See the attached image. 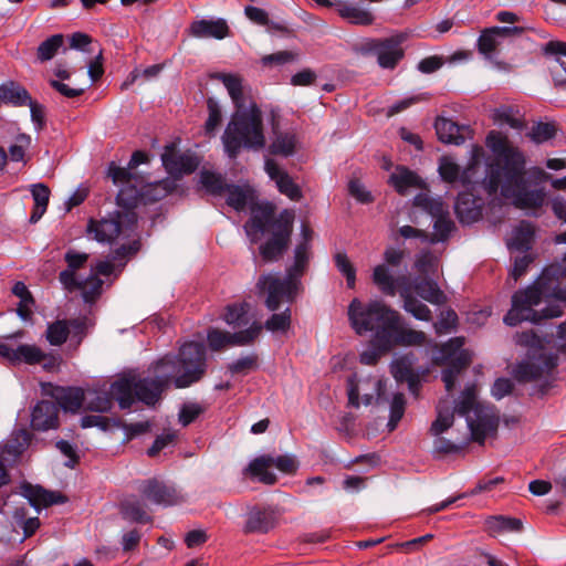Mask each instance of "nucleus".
Returning <instances> with one entry per match:
<instances>
[{
  "label": "nucleus",
  "instance_id": "f257e3e1",
  "mask_svg": "<svg viewBox=\"0 0 566 566\" xmlns=\"http://www.w3.org/2000/svg\"><path fill=\"white\" fill-rule=\"evenodd\" d=\"M373 332L368 349L360 354L365 365H376L378 360L400 346H422L427 335L403 326L401 315L381 301H374L366 307L356 300V334Z\"/></svg>",
  "mask_w": 566,
  "mask_h": 566
},
{
  "label": "nucleus",
  "instance_id": "f03ea898",
  "mask_svg": "<svg viewBox=\"0 0 566 566\" xmlns=\"http://www.w3.org/2000/svg\"><path fill=\"white\" fill-rule=\"evenodd\" d=\"M500 186L502 196L511 199L517 209H539L544 205V188L525 189V157L517 148L497 157L490 165L485 188L493 195Z\"/></svg>",
  "mask_w": 566,
  "mask_h": 566
},
{
  "label": "nucleus",
  "instance_id": "7ed1b4c3",
  "mask_svg": "<svg viewBox=\"0 0 566 566\" xmlns=\"http://www.w3.org/2000/svg\"><path fill=\"white\" fill-rule=\"evenodd\" d=\"M549 298L566 303V287L560 286V281H553L549 277L542 281L539 275L526 289L518 290L512 295V306L503 318L504 323L509 326H516L524 321L538 324L543 319L562 316L564 310L558 304H548L542 311L533 308L543 300Z\"/></svg>",
  "mask_w": 566,
  "mask_h": 566
},
{
  "label": "nucleus",
  "instance_id": "20e7f679",
  "mask_svg": "<svg viewBox=\"0 0 566 566\" xmlns=\"http://www.w3.org/2000/svg\"><path fill=\"white\" fill-rule=\"evenodd\" d=\"M294 216L283 210L277 217L271 203L256 205L252 216L244 224V231L251 243H258L265 234L271 237L260 245L259 251L266 262L279 260L285 251L292 233Z\"/></svg>",
  "mask_w": 566,
  "mask_h": 566
},
{
  "label": "nucleus",
  "instance_id": "39448f33",
  "mask_svg": "<svg viewBox=\"0 0 566 566\" xmlns=\"http://www.w3.org/2000/svg\"><path fill=\"white\" fill-rule=\"evenodd\" d=\"M311 235L312 231L303 226V240L295 248L294 263L287 269L285 277H279L274 274L260 276L256 286L261 292H266L265 305L270 311L279 310L282 303L293 302L300 286L301 276L310 261Z\"/></svg>",
  "mask_w": 566,
  "mask_h": 566
},
{
  "label": "nucleus",
  "instance_id": "423d86ee",
  "mask_svg": "<svg viewBox=\"0 0 566 566\" xmlns=\"http://www.w3.org/2000/svg\"><path fill=\"white\" fill-rule=\"evenodd\" d=\"M221 139L224 153L231 159L237 158L242 149L264 147L262 112L255 102L249 101L248 106L234 109Z\"/></svg>",
  "mask_w": 566,
  "mask_h": 566
},
{
  "label": "nucleus",
  "instance_id": "0eeeda50",
  "mask_svg": "<svg viewBox=\"0 0 566 566\" xmlns=\"http://www.w3.org/2000/svg\"><path fill=\"white\" fill-rule=\"evenodd\" d=\"M159 367L168 375L175 388H188L200 381L207 373V350L202 343L188 342L180 346L176 355L158 359Z\"/></svg>",
  "mask_w": 566,
  "mask_h": 566
},
{
  "label": "nucleus",
  "instance_id": "6e6552de",
  "mask_svg": "<svg viewBox=\"0 0 566 566\" xmlns=\"http://www.w3.org/2000/svg\"><path fill=\"white\" fill-rule=\"evenodd\" d=\"M407 40V34L397 33L385 39H363L356 44V52L363 55H375L378 65L384 70H394L405 57L402 43Z\"/></svg>",
  "mask_w": 566,
  "mask_h": 566
},
{
  "label": "nucleus",
  "instance_id": "1a4fd4ad",
  "mask_svg": "<svg viewBox=\"0 0 566 566\" xmlns=\"http://www.w3.org/2000/svg\"><path fill=\"white\" fill-rule=\"evenodd\" d=\"M123 212L116 211L108 218L99 221L91 220L87 230L94 233V239L101 243H112L118 237L127 238L137 224V214L133 208H124Z\"/></svg>",
  "mask_w": 566,
  "mask_h": 566
},
{
  "label": "nucleus",
  "instance_id": "9d476101",
  "mask_svg": "<svg viewBox=\"0 0 566 566\" xmlns=\"http://www.w3.org/2000/svg\"><path fill=\"white\" fill-rule=\"evenodd\" d=\"M373 282L378 290L388 296H395L399 292L402 301L412 296L413 282L406 274L394 276L387 264H379L374 269Z\"/></svg>",
  "mask_w": 566,
  "mask_h": 566
},
{
  "label": "nucleus",
  "instance_id": "9b49d317",
  "mask_svg": "<svg viewBox=\"0 0 566 566\" xmlns=\"http://www.w3.org/2000/svg\"><path fill=\"white\" fill-rule=\"evenodd\" d=\"M262 326L259 323H253L244 331L235 333L222 332L218 328H210L207 333V340L209 347L214 350H221L229 346H245L251 344L261 333Z\"/></svg>",
  "mask_w": 566,
  "mask_h": 566
},
{
  "label": "nucleus",
  "instance_id": "f8f14e48",
  "mask_svg": "<svg viewBox=\"0 0 566 566\" xmlns=\"http://www.w3.org/2000/svg\"><path fill=\"white\" fill-rule=\"evenodd\" d=\"M138 491L144 499L156 505L172 506L182 501L174 484L156 478L142 481Z\"/></svg>",
  "mask_w": 566,
  "mask_h": 566
},
{
  "label": "nucleus",
  "instance_id": "ddd939ff",
  "mask_svg": "<svg viewBox=\"0 0 566 566\" xmlns=\"http://www.w3.org/2000/svg\"><path fill=\"white\" fill-rule=\"evenodd\" d=\"M151 370L155 375L154 378H137L135 376L136 399L149 406L155 405L163 390L171 386L168 375L159 367L158 360L151 365Z\"/></svg>",
  "mask_w": 566,
  "mask_h": 566
},
{
  "label": "nucleus",
  "instance_id": "4468645a",
  "mask_svg": "<svg viewBox=\"0 0 566 566\" xmlns=\"http://www.w3.org/2000/svg\"><path fill=\"white\" fill-rule=\"evenodd\" d=\"M108 176L115 185L120 186L116 196L117 205L123 208H135L138 202L139 191L132 185L134 175L130 169L111 163L108 166Z\"/></svg>",
  "mask_w": 566,
  "mask_h": 566
},
{
  "label": "nucleus",
  "instance_id": "2eb2a0df",
  "mask_svg": "<svg viewBox=\"0 0 566 566\" xmlns=\"http://www.w3.org/2000/svg\"><path fill=\"white\" fill-rule=\"evenodd\" d=\"M161 161L166 171L175 178L192 174L199 166V160L196 156L179 154L175 151L174 146L166 147L161 155Z\"/></svg>",
  "mask_w": 566,
  "mask_h": 566
},
{
  "label": "nucleus",
  "instance_id": "dca6fc26",
  "mask_svg": "<svg viewBox=\"0 0 566 566\" xmlns=\"http://www.w3.org/2000/svg\"><path fill=\"white\" fill-rule=\"evenodd\" d=\"M88 258L90 255L87 253L80 252L75 249H69L64 253L66 269L60 272L59 281L66 291L74 292V287L77 285V280L81 277V275L77 274V271L86 265Z\"/></svg>",
  "mask_w": 566,
  "mask_h": 566
},
{
  "label": "nucleus",
  "instance_id": "f3484780",
  "mask_svg": "<svg viewBox=\"0 0 566 566\" xmlns=\"http://www.w3.org/2000/svg\"><path fill=\"white\" fill-rule=\"evenodd\" d=\"M434 129L438 139L443 144L462 145L472 136V129L468 125H459L458 123L438 116L434 122Z\"/></svg>",
  "mask_w": 566,
  "mask_h": 566
},
{
  "label": "nucleus",
  "instance_id": "a211bd4d",
  "mask_svg": "<svg viewBox=\"0 0 566 566\" xmlns=\"http://www.w3.org/2000/svg\"><path fill=\"white\" fill-rule=\"evenodd\" d=\"M482 199L472 191H461L457 197L454 211L461 223L471 224L482 217Z\"/></svg>",
  "mask_w": 566,
  "mask_h": 566
},
{
  "label": "nucleus",
  "instance_id": "6ab92c4d",
  "mask_svg": "<svg viewBox=\"0 0 566 566\" xmlns=\"http://www.w3.org/2000/svg\"><path fill=\"white\" fill-rule=\"evenodd\" d=\"M59 424V407L51 400H41L32 409L31 426L34 430L46 431Z\"/></svg>",
  "mask_w": 566,
  "mask_h": 566
},
{
  "label": "nucleus",
  "instance_id": "aec40b11",
  "mask_svg": "<svg viewBox=\"0 0 566 566\" xmlns=\"http://www.w3.org/2000/svg\"><path fill=\"white\" fill-rule=\"evenodd\" d=\"M391 375L397 382H407L409 391L415 397H418L421 388V380L419 374L413 369V361L410 356L406 355L396 359L391 364Z\"/></svg>",
  "mask_w": 566,
  "mask_h": 566
},
{
  "label": "nucleus",
  "instance_id": "412c9836",
  "mask_svg": "<svg viewBox=\"0 0 566 566\" xmlns=\"http://www.w3.org/2000/svg\"><path fill=\"white\" fill-rule=\"evenodd\" d=\"M21 494L28 499L31 506L35 510L41 507H48L53 504H63L66 502V497L54 491H48L40 485H32L30 483H23L21 485Z\"/></svg>",
  "mask_w": 566,
  "mask_h": 566
},
{
  "label": "nucleus",
  "instance_id": "4be33fe9",
  "mask_svg": "<svg viewBox=\"0 0 566 566\" xmlns=\"http://www.w3.org/2000/svg\"><path fill=\"white\" fill-rule=\"evenodd\" d=\"M31 442V434L23 429L13 431L0 446V459L12 465L21 457Z\"/></svg>",
  "mask_w": 566,
  "mask_h": 566
},
{
  "label": "nucleus",
  "instance_id": "5701e85b",
  "mask_svg": "<svg viewBox=\"0 0 566 566\" xmlns=\"http://www.w3.org/2000/svg\"><path fill=\"white\" fill-rule=\"evenodd\" d=\"M264 169L269 177L275 181L279 191L287 196L292 200L301 198V190L298 186L293 181L289 174L282 170L276 161L271 158H266L264 163Z\"/></svg>",
  "mask_w": 566,
  "mask_h": 566
},
{
  "label": "nucleus",
  "instance_id": "b1692460",
  "mask_svg": "<svg viewBox=\"0 0 566 566\" xmlns=\"http://www.w3.org/2000/svg\"><path fill=\"white\" fill-rule=\"evenodd\" d=\"M277 514L272 507L253 509L249 512L244 532L264 534L270 532L277 522Z\"/></svg>",
  "mask_w": 566,
  "mask_h": 566
},
{
  "label": "nucleus",
  "instance_id": "393cba45",
  "mask_svg": "<svg viewBox=\"0 0 566 566\" xmlns=\"http://www.w3.org/2000/svg\"><path fill=\"white\" fill-rule=\"evenodd\" d=\"M536 227L527 220H522L513 229L512 238L506 242L510 251L530 252L535 241Z\"/></svg>",
  "mask_w": 566,
  "mask_h": 566
},
{
  "label": "nucleus",
  "instance_id": "a878e982",
  "mask_svg": "<svg viewBox=\"0 0 566 566\" xmlns=\"http://www.w3.org/2000/svg\"><path fill=\"white\" fill-rule=\"evenodd\" d=\"M135 376H124L115 380L109 388L113 400L118 402L120 409H129L136 399Z\"/></svg>",
  "mask_w": 566,
  "mask_h": 566
},
{
  "label": "nucleus",
  "instance_id": "bb28decb",
  "mask_svg": "<svg viewBox=\"0 0 566 566\" xmlns=\"http://www.w3.org/2000/svg\"><path fill=\"white\" fill-rule=\"evenodd\" d=\"M224 192H227V205L235 211H243L247 206H250L252 210L254 206L259 205L254 202V191L248 186L228 185Z\"/></svg>",
  "mask_w": 566,
  "mask_h": 566
},
{
  "label": "nucleus",
  "instance_id": "cd10ccee",
  "mask_svg": "<svg viewBox=\"0 0 566 566\" xmlns=\"http://www.w3.org/2000/svg\"><path fill=\"white\" fill-rule=\"evenodd\" d=\"M482 528L490 536L495 537L503 533L522 531L523 523L516 517L490 515L484 520Z\"/></svg>",
  "mask_w": 566,
  "mask_h": 566
},
{
  "label": "nucleus",
  "instance_id": "c85d7f7f",
  "mask_svg": "<svg viewBox=\"0 0 566 566\" xmlns=\"http://www.w3.org/2000/svg\"><path fill=\"white\" fill-rule=\"evenodd\" d=\"M270 461L272 455L265 454L253 459L248 467L243 469V475L255 479L259 482L268 485H272L276 482V475L269 471Z\"/></svg>",
  "mask_w": 566,
  "mask_h": 566
},
{
  "label": "nucleus",
  "instance_id": "c756f323",
  "mask_svg": "<svg viewBox=\"0 0 566 566\" xmlns=\"http://www.w3.org/2000/svg\"><path fill=\"white\" fill-rule=\"evenodd\" d=\"M191 34L197 38L223 39L229 33V27L223 19L199 20L192 22L190 27Z\"/></svg>",
  "mask_w": 566,
  "mask_h": 566
},
{
  "label": "nucleus",
  "instance_id": "7c9ffc66",
  "mask_svg": "<svg viewBox=\"0 0 566 566\" xmlns=\"http://www.w3.org/2000/svg\"><path fill=\"white\" fill-rule=\"evenodd\" d=\"M468 424L471 431V439L474 442L484 444L486 436L497 430L499 419L494 416L478 413L476 420L468 419Z\"/></svg>",
  "mask_w": 566,
  "mask_h": 566
},
{
  "label": "nucleus",
  "instance_id": "2f4dec72",
  "mask_svg": "<svg viewBox=\"0 0 566 566\" xmlns=\"http://www.w3.org/2000/svg\"><path fill=\"white\" fill-rule=\"evenodd\" d=\"M213 77L224 85L234 108L248 106L249 102L243 93L242 78L238 74L217 73Z\"/></svg>",
  "mask_w": 566,
  "mask_h": 566
},
{
  "label": "nucleus",
  "instance_id": "473e14b6",
  "mask_svg": "<svg viewBox=\"0 0 566 566\" xmlns=\"http://www.w3.org/2000/svg\"><path fill=\"white\" fill-rule=\"evenodd\" d=\"M103 284L104 281L94 274L93 269H91L87 276H81L77 280V285L74 287V292L81 291L84 302L92 304L102 294Z\"/></svg>",
  "mask_w": 566,
  "mask_h": 566
},
{
  "label": "nucleus",
  "instance_id": "72a5a7b5",
  "mask_svg": "<svg viewBox=\"0 0 566 566\" xmlns=\"http://www.w3.org/2000/svg\"><path fill=\"white\" fill-rule=\"evenodd\" d=\"M413 291L424 301L442 305L447 302L446 294L441 291L437 282L431 279H420L413 282Z\"/></svg>",
  "mask_w": 566,
  "mask_h": 566
},
{
  "label": "nucleus",
  "instance_id": "f704fd0d",
  "mask_svg": "<svg viewBox=\"0 0 566 566\" xmlns=\"http://www.w3.org/2000/svg\"><path fill=\"white\" fill-rule=\"evenodd\" d=\"M30 192L34 200V207L29 221L30 223H36L48 209L51 191L46 185L39 182L30 186Z\"/></svg>",
  "mask_w": 566,
  "mask_h": 566
},
{
  "label": "nucleus",
  "instance_id": "c9c22d12",
  "mask_svg": "<svg viewBox=\"0 0 566 566\" xmlns=\"http://www.w3.org/2000/svg\"><path fill=\"white\" fill-rule=\"evenodd\" d=\"M389 182L398 193L405 195L408 189L420 185V178L407 167L398 166L396 172L389 177Z\"/></svg>",
  "mask_w": 566,
  "mask_h": 566
},
{
  "label": "nucleus",
  "instance_id": "e433bc0d",
  "mask_svg": "<svg viewBox=\"0 0 566 566\" xmlns=\"http://www.w3.org/2000/svg\"><path fill=\"white\" fill-rule=\"evenodd\" d=\"M59 409L62 408L64 411L77 412L85 401V394L82 388L69 387L62 389L56 397Z\"/></svg>",
  "mask_w": 566,
  "mask_h": 566
},
{
  "label": "nucleus",
  "instance_id": "4c0bfd02",
  "mask_svg": "<svg viewBox=\"0 0 566 566\" xmlns=\"http://www.w3.org/2000/svg\"><path fill=\"white\" fill-rule=\"evenodd\" d=\"M0 99L15 106L31 103V96L25 88L13 82L0 85Z\"/></svg>",
  "mask_w": 566,
  "mask_h": 566
},
{
  "label": "nucleus",
  "instance_id": "58836bf2",
  "mask_svg": "<svg viewBox=\"0 0 566 566\" xmlns=\"http://www.w3.org/2000/svg\"><path fill=\"white\" fill-rule=\"evenodd\" d=\"M543 374V366L538 363L537 358L521 361L514 369V377L518 382L537 380Z\"/></svg>",
  "mask_w": 566,
  "mask_h": 566
},
{
  "label": "nucleus",
  "instance_id": "ea45409f",
  "mask_svg": "<svg viewBox=\"0 0 566 566\" xmlns=\"http://www.w3.org/2000/svg\"><path fill=\"white\" fill-rule=\"evenodd\" d=\"M120 512L124 518L146 524L151 522V516L147 514L144 504L137 499H129L122 503Z\"/></svg>",
  "mask_w": 566,
  "mask_h": 566
},
{
  "label": "nucleus",
  "instance_id": "a19ab883",
  "mask_svg": "<svg viewBox=\"0 0 566 566\" xmlns=\"http://www.w3.org/2000/svg\"><path fill=\"white\" fill-rule=\"evenodd\" d=\"M45 359L46 355L45 353L42 352L40 347L35 345L22 344L15 348V357L13 365L20 363L35 365L44 361Z\"/></svg>",
  "mask_w": 566,
  "mask_h": 566
},
{
  "label": "nucleus",
  "instance_id": "79ce46f5",
  "mask_svg": "<svg viewBox=\"0 0 566 566\" xmlns=\"http://www.w3.org/2000/svg\"><path fill=\"white\" fill-rule=\"evenodd\" d=\"M70 335V323L67 319H57L49 323L45 331V338L52 346H61Z\"/></svg>",
  "mask_w": 566,
  "mask_h": 566
},
{
  "label": "nucleus",
  "instance_id": "37998d69",
  "mask_svg": "<svg viewBox=\"0 0 566 566\" xmlns=\"http://www.w3.org/2000/svg\"><path fill=\"white\" fill-rule=\"evenodd\" d=\"M86 407L92 411L107 412L112 409L113 399L111 392L104 390H91L85 396Z\"/></svg>",
  "mask_w": 566,
  "mask_h": 566
},
{
  "label": "nucleus",
  "instance_id": "c03bdc74",
  "mask_svg": "<svg viewBox=\"0 0 566 566\" xmlns=\"http://www.w3.org/2000/svg\"><path fill=\"white\" fill-rule=\"evenodd\" d=\"M295 144L296 140L293 134L280 133L275 136L274 140L269 146V153L272 155L289 157L294 154Z\"/></svg>",
  "mask_w": 566,
  "mask_h": 566
},
{
  "label": "nucleus",
  "instance_id": "a18cd8bd",
  "mask_svg": "<svg viewBox=\"0 0 566 566\" xmlns=\"http://www.w3.org/2000/svg\"><path fill=\"white\" fill-rule=\"evenodd\" d=\"M250 306L248 303H234L227 306L224 321L233 327H242L249 323L248 312Z\"/></svg>",
  "mask_w": 566,
  "mask_h": 566
},
{
  "label": "nucleus",
  "instance_id": "49530a36",
  "mask_svg": "<svg viewBox=\"0 0 566 566\" xmlns=\"http://www.w3.org/2000/svg\"><path fill=\"white\" fill-rule=\"evenodd\" d=\"M454 228V222L448 217V213L439 216L433 223L434 232L429 234V243L436 244L447 241Z\"/></svg>",
  "mask_w": 566,
  "mask_h": 566
},
{
  "label": "nucleus",
  "instance_id": "de8ad7c7",
  "mask_svg": "<svg viewBox=\"0 0 566 566\" xmlns=\"http://www.w3.org/2000/svg\"><path fill=\"white\" fill-rule=\"evenodd\" d=\"M556 134L557 126L554 122H538L532 126L527 136L532 142L539 145L555 138Z\"/></svg>",
  "mask_w": 566,
  "mask_h": 566
},
{
  "label": "nucleus",
  "instance_id": "09e8293b",
  "mask_svg": "<svg viewBox=\"0 0 566 566\" xmlns=\"http://www.w3.org/2000/svg\"><path fill=\"white\" fill-rule=\"evenodd\" d=\"M200 184L211 195L223 193L228 186L221 174L209 170H202L200 172Z\"/></svg>",
  "mask_w": 566,
  "mask_h": 566
},
{
  "label": "nucleus",
  "instance_id": "8fccbe9b",
  "mask_svg": "<svg viewBox=\"0 0 566 566\" xmlns=\"http://www.w3.org/2000/svg\"><path fill=\"white\" fill-rule=\"evenodd\" d=\"M485 144L496 158L515 148L510 144L509 138L505 135L496 130H491L488 134Z\"/></svg>",
  "mask_w": 566,
  "mask_h": 566
},
{
  "label": "nucleus",
  "instance_id": "3c124183",
  "mask_svg": "<svg viewBox=\"0 0 566 566\" xmlns=\"http://www.w3.org/2000/svg\"><path fill=\"white\" fill-rule=\"evenodd\" d=\"M64 38L62 34H54L44 40L36 51L38 59L41 62L51 60L57 50L63 45Z\"/></svg>",
  "mask_w": 566,
  "mask_h": 566
},
{
  "label": "nucleus",
  "instance_id": "603ef678",
  "mask_svg": "<svg viewBox=\"0 0 566 566\" xmlns=\"http://www.w3.org/2000/svg\"><path fill=\"white\" fill-rule=\"evenodd\" d=\"M476 402V386L469 385L462 391L459 401L454 407V411L459 416H469V413L474 409Z\"/></svg>",
  "mask_w": 566,
  "mask_h": 566
},
{
  "label": "nucleus",
  "instance_id": "864d4df0",
  "mask_svg": "<svg viewBox=\"0 0 566 566\" xmlns=\"http://www.w3.org/2000/svg\"><path fill=\"white\" fill-rule=\"evenodd\" d=\"M406 408V399L403 394L397 392L394 395L391 403H390V416L388 421V429L392 431L397 428L399 421L403 417Z\"/></svg>",
  "mask_w": 566,
  "mask_h": 566
},
{
  "label": "nucleus",
  "instance_id": "5fc2aeb1",
  "mask_svg": "<svg viewBox=\"0 0 566 566\" xmlns=\"http://www.w3.org/2000/svg\"><path fill=\"white\" fill-rule=\"evenodd\" d=\"M403 308L419 321L429 322L432 318L430 308L413 295L403 301Z\"/></svg>",
  "mask_w": 566,
  "mask_h": 566
},
{
  "label": "nucleus",
  "instance_id": "6e6d98bb",
  "mask_svg": "<svg viewBox=\"0 0 566 566\" xmlns=\"http://www.w3.org/2000/svg\"><path fill=\"white\" fill-rule=\"evenodd\" d=\"M454 412L455 411H450L449 409H447L444 411L439 409L437 418L431 423L429 432L432 436L438 437L441 433H443L444 431H447L449 428H451L454 422Z\"/></svg>",
  "mask_w": 566,
  "mask_h": 566
},
{
  "label": "nucleus",
  "instance_id": "4d7b16f0",
  "mask_svg": "<svg viewBox=\"0 0 566 566\" xmlns=\"http://www.w3.org/2000/svg\"><path fill=\"white\" fill-rule=\"evenodd\" d=\"M535 254L531 252H526L521 256H515L513 261V266L510 271V277L517 282L522 276H524L530 268V265L535 261Z\"/></svg>",
  "mask_w": 566,
  "mask_h": 566
},
{
  "label": "nucleus",
  "instance_id": "13d9d810",
  "mask_svg": "<svg viewBox=\"0 0 566 566\" xmlns=\"http://www.w3.org/2000/svg\"><path fill=\"white\" fill-rule=\"evenodd\" d=\"M433 326L438 335L447 334L457 328L458 314L454 310L448 308L441 313L438 322H436Z\"/></svg>",
  "mask_w": 566,
  "mask_h": 566
},
{
  "label": "nucleus",
  "instance_id": "bf43d9fd",
  "mask_svg": "<svg viewBox=\"0 0 566 566\" xmlns=\"http://www.w3.org/2000/svg\"><path fill=\"white\" fill-rule=\"evenodd\" d=\"M291 324V311L286 307L282 313H274L265 322V328L271 332H285Z\"/></svg>",
  "mask_w": 566,
  "mask_h": 566
},
{
  "label": "nucleus",
  "instance_id": "052dcab7",
  "mask_svg": "<svg viewBox=\"0 0 566 566\" xmlns=\"http://www.w3.org/2000/svg\"><path fill=\"white\" fill-rule=\"evenodd\" d=\"M258 367V357L254 354L240 357L229 364L228 369L233 375H245Z\"/></svg>",
  "mask_w": 566,
  "mask_h": 566
},
{
  "label": "nucleus",
  "instance_id": "680f3d73",
  "mask_svg": "<svg viewBox=\"0 0 566 566\" xmlns=\"http://www.w3.org/2000/svg\"><path fill=\"white\" fill-rule=\"evenodd\" d=\"M415 203L416 206L421 207L424 211L430 213L434 219L439 216L448 213L440 200L430 198L428 196L418 195L415 198Z\"/></svg>",
  "mask_w": 566,
  "mask_h": 566
},
{
  "label": "nucleus",
  "instance_id": "e2e57ef3",
  "mask_svg": "<svg viewBox=\"0 0 566 566\" xmlns=\"http://www.w3.org/2000/svg\"><path fill=\"white\" fill-rule=\"evenodd\" d=\"M514 342L516 345L522 347H528L533 349H543V339L533 331L516 332L514 335Z\"/></svg>",
  "mask_w": 566,
  "mask_h": 566
},
{
  "label": "nucleus",
  "instance_id": "0e129e2a",
  "mask_svg": "<svg viewBox=\"0 0 566 566\" xmlns=\"http://www.w3.org/2000/svg\"><path fill=\"white\" fill-rule=\"evenodd\" d=\"M496 36L499 35L492 27L484 29L478 39L479 52L485 55L494 52L497 45Z\"/></svg>",
  "mask_w": 566,
  "mask_h": 566
},
{
  "label": "nucleus",
  "instance_id": "69168bd1",
  "mask_svg": "<svg viewBox=\"0 0 566 566\" xmlns=\"http://www.w3.org/2000/svg\"><path fill=\"white\" fill-rule=\"evenodd\" d=\"M208 106V118L205 124L206 134L211 135L214 133L216 128L220 125L222 119V114L220 106L212 98H209L207 102Z\"/></svg>",
  "mask_w": 566,
  "mask_h": 566
},
{
  "label": "nucleus",
  "instance_id": "338daca9",
  "mask_svg": "<svg viewBox=\"0 0 566 566\" xmlns=\"http://www.w3.org/2000/svg\"><path fill=\"white\" fill-rule=\"evenodd\" d=\"M448 367L461 374L472 363V354L468 349H462L455 356L444 359Z\"/></svg>",
  "mask_w": 566,
  "mask_h": 566
},
{
  "label": "nucleus",
  "instance_id": "774afa93",
  "mask_svg": "<svg viewBox=\"0 0 566 566\" xmlns=\"http://www.w3.org/2000/svg\"><path fill=\"white\" fill-rule=\"evenodd\" d=\"M459 165L448 158H442L439 164V174L443 181L454 184L459 178Z\"/></svg>",
  "mask_w": 566,
  "mask_h": 566
}]
</instances>
